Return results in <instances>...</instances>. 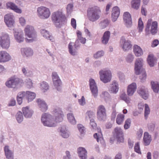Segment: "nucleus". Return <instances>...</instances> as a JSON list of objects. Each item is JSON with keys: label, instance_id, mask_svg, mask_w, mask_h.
I'll return each mask as SVG.
<instances>
[{"label": "nucleus", "instance_id": "nucleus-1", "mask_svg": "<svg viewBox=\"0 0 159 159\" xmlns=\"http://www.w3.org/2000/svg\"><path fill=\"white\" fill-rule=\"evenodd\" d=\"M53 114L55 116V120L49 114L44 113L42 115L41 120L44 125L50 127H54L57 123L61 122L63 120L64 115L60 108L55 109L53 111Z\"/></svg>", "mask_w": 159, "mask_h": 159}, {"label": "nucleus", "instance_id": "nucleus-2", "mask_svg": "<svg viewBox=\"0 0 159 159\" xmlns=\"http://www.w3.org/2000/svg\"><path fill=\"white\" fill-rule=\"evenodd\" d=\"M101 16V11L96 7L88 8L87 11V16L90 21L94 22L99 19Z\"/></svg>", "mask_w": 159, "mask_h": 159}, {"label": "nucleus", "instance_id": "nucleus-3", "mask_svg": "<svg viewBox=\"0 0 159 159\" xmlns=\"http://www.w3.org/2000/svg\"><path fill=\"white\" fill-rule=\"evenodd\" d=\"M143 60L141 58L137 59L135 63L134 70L135 74L140 75V78L142 81L146 78V74L145 70L142 68Z\"/></svg>", "mask_w": 159, "mask_h": 159}, {"label": "nucleus", "instance_id": "nucleus-4", "mask_svg": "<svg viewBox=\"0 0 159 159\" xmlns=\"http://www.w3.org/2000/svg\"><path fill=\"white\" fill-rule=\"evenodd\" d=\"M158 31V23L157 21H152V19H148L145 29L146 33H151L152 35L156 34Z\"/></svg>", "mask_w": 159, "mask_h": 159}, {"label": "nucleus", "instance_id": "nucleus-5", "mask_svg": "<svg viewBox=\"0 0 159 159\" xmlns=\"http://www.w3.org/2000/svg\"><path fill=\"white\" fill-rule=\"evenodd\" d=\"M37 14L40 18L46 19L50 16L51 11L49 8L44 6H40L37 9Z\"/></svg>", "mask_w": 159, "mask_h": 159}, {"label": "nucleus", "instance_id": "nucleus-6", "mask_svg": "<svg viewBox=\"0 0 159 159\" xmlns=\"http://www.w3.org/2000/svg\"><path fill=\"white\" fill-rule=\"evenodd\" d=\"M24 31L25 35L28 38H31L30 39H25V40L27 42H31L34 40L36 35L32 26L27 25Z\"/></svg>", "mask_w": 159, "mask_h": 159}, {"label": "nucleus", "instance_id": "nucleus-7", "mask_svg": "<svg viewBox=\"0 0 159 159\" xmlns=\"http://www.w3.org/2000/svg\"><path fill=\"white\" fill-rule=\"evenodd\" d=\"M23 84L24 82L22 79L15 77L11 78L5 83L6 86L8 88H15L17 86H21Z\"/></svg>", "mask_w": 159, "mask_h": 159}, {"label": "nucleus", "instance_id": "nucleus-8", "mask_svg": "<svg viewBox=\"0 0 159 159\" xmlns=\"http://www.w3.org/2000/svg\"><path fill=\"white\" fill-rule=\"evenodd\" d=\"M51 18L53 22L56 24L63 22L66 19L65 16L61 12L58 11L52 13Z\"/></svg>", "mask_w": 159, "mask_h": 159}, {"label": "nucleus", "instance_id": "nucleus-9", "mask_svg": "<svg viewBox=\"0 0 159 159\" xmlns=\"http://www.w3.org/2000/svg\"><path fill=\"white\" fill-rule=\"evenodd\" d=\"M10 41L9 35L7 34H3L0 37V45L3 49H7L10 45Z\"/></svg>", "mask_w": 159, "mask_h": 159}, {"label": "nucleus", "instance_id": "nucleus-10", "mask_svg": "<svg viewBox=\"0 0 159 159\" xmlns=\"http://www.w3.org/2000/svg\"><path fill=\"white\" fill-rule=\"evenodd\" d=\"M101 80L104 83L110 82L111 78V74L109 70H101L99 72Z\"/></svg>", "mask_w": 159, "mask_h": 159}, {"label": "nucleus", "instance_id": "nucleus-11", "mask_svg": "<svg viewBox=\"0 0 159 159\" xmlns=\"http://www.w3.org/2000/svg\"><path fill=\"white\" fill-rule=\"evenodd\" d=\"M97 116L99 119L104 120L106 119V109L102 105L99 106L97 108Z\"/></svg>", "mask_w": 159, "mask_h": 159}, {"label": "nucleus", "instance_id": "nucleus-12", "mask_svg": "<svg viewBox=\"0 0 159 159\" xmlns=\"http://www.w3.org/2000/svg\"><path fill=\"white\" fill-rule=\"evenodd\" d=\"M52 79L54 86L58 91L61 89V82L57 73L53 72L52 74Z\"/></svg>", "mask_w": 159, "mask_h": 159}, {"label": "nucleus", "instance_id": "nucleus-13", "mask_svg": "<svg viewBox=\"0 0 159 159\" xmlns=\"http://www.w3.org/2000/svg\"><path fill=\"white\" fill-rule=\"evenodd\" d=\"M114 131L117 142L119 143L123 142L124 138L122 129L120 127H116L115 128Z\"/></svg>", "mask_w": 159, "mask_h": 159}, {"label": "nucleus", "instance_id": "nucleus-14", "mask_svg": "<svg viewBox=\"0 0 159 159\" xmlns=\"http://www.w3.org/2000/svg\"><path fill=\"white\" fill-rule=\"evenodd\" d=\"M11 59L9 54L5 51H0V62L4 63Z\"/></svg>", "mask_w": 159, "mask_h": 159}, {"label": "nucleus", "instance_id": "nucleus-15", "mask_svg": "<svg viewBox=\"0 0 159 159\" xmlns=\"http://www.w3.org/2000/svg\"><path fill=\"white\" fill-rule=\"evenodd\" d=\"M91 92L94 97H96L98 94V90L95 81L91 79L89 80Z\"/></svg>", "mask_w": 159, "mask_h": 159}, {"label": "nucleus", "instance_id": "nucleus-16", "mask_svg": "<svg viewBox=\"0 0 159 159\" xmlns=\"http://www.w3.org/2000/svg\"><path fill=\"white\" fill-rule=\"evenodd\" d=\"M13 16L11 14L6 15L4 17V21L7 25L9 27L13 25L14 21L13 19Z\"/></svg>", "mask_w": 159, "mask_h": 159}, {"label": "nucleus", "instance_id": "nucleus-17", "mask_svg": "<svg viewBox=\"0 0 159 159\" xmlns=\"http://www.w3.org/2000/svg\"><path fill=\"white\" fill-rule=\"evenodd\" d=\"M120 10L118 7H114L112 11L111 18L113 21H115L119 16Z\"/></svg>", "mask_w": 159, "mask_h": 159}, {"label": "nucleus", "instance_id": "nucleus-18", "mask_svg": "<svg viewBox=\"0 0 159 159\" xmlns=\"http://www.w3.org/2000/svg\"><path fill=\"white\" fill-rule=\"evenodd\" d=\"M123 19L127 27L130 26L132 24L131 16L128 12H125L123 15Z\"/></svg>", "mask_w": 159, "mask_h": 159}, {"label": "nucleus", "instance_id": "nucleus-19", "mask_svg": "<svg viewBox=\"0 0 159 159\" xmlns=\"http://www.w3.org/2000/svg\"><path fill=\"white\" fill-rule=\"evenodd\" d=\"M37 102L40 110L42 111H46L48 109V106L43 100H42L40 99H38L37 100Z\"/></svg>", "mask_w": 159, "mask_h": 159}, {"label": "nucleus", "instance_id": "nucleus-20", "mask_svg": "<svg viewBox=\"0 0 159 159\" xmlns=\"http://www.w3.org/2000/svg\"><path fill=\"white\" fill-rule=\"evenodd\" d=\"M137 86L136 84L133 83L129 85L127 88V93L129 96H132L136 90Z\"/></svg>", "mask_w": 159, "mask_h": 159}, {"label": "nucleus", "instance_id": "nucleus-21", "mask_svg": "<svg viewBox=\"0 0 159 159\" xmlns=\"http://www.w3.org/2000/svg\"><path fill=\"white\" fill-rule=\"evenodd\" d=\"M78 153L81 159H86L87 157V152L83 147H80L78 149Z\"/></svg>", "mask_w": 159, "mask_h": 159}, {"label": "nucleus", "instance_id": "nucleus-22", "mask_svg": "<svg viewBox=\"0 0 159 159\" xmlns=\"http://www.w3.org/2000/svg\"><path fill=\"white\" fill-rule=\"evenodd\" d=\"M6 5L7 8L13 10L16 13H21L22 12L21 10L18 8L15 4L12 2H8L7 3Z\"/></svg>", "mask_w": 159, "mask_h": 159}, {"label": "nucleus", "instance_id": "nucleus-23", "mask_svg": "<svg viewBox=\"0 0 159 159\" xmlns=\"http://www.w3.org/2000/svg\"><path fill=\"white\" fill-rule=\"evenodd\" d=\"M133 51L136 57H140L143 55V52L142 49L137 45H134Z\"/></svg>", "mask_w": 159, "mask_h": 159}, {"label": "nucleus", "instance_id": "nucleus-24", "mask_svg": "<svg viewBox=\"0 0 159 159\" xmlns=\"http://www.w3.org/2000/svg\"><path fill=\"white\" fill-rule=\"evenodd\" d=\"M152 140L151 136L150 135L148 132L144 133L143 138V141L144 145L145 146L149 145Z\"/></svg>", "mask_w": 159, "mask_h": 159}, {"label": "nucleus", "instance_id": "nucleus-25", "mask_svg": "<svg viewBox=\"0 0 159 159\" xmlns=\"http://www.w3.org/2000/svg\"><path fill=\"white\" fill-rule=\"evenodd\" d=\"M22 111L24 116L26 118L31 117L33 112V111L30 110L27 107H23Z\"/></svg>", "mask_w": 159, "mask_h": 159}, {"label": "nucleus", "instance_id": "nucleus-26", "mask_svg": "<svg viewBox=\"0 0 159 159\" xmlns=\"http://www.w3.org/2000/svg\"><path fill=\"white\" fill-rule=\"evenodd\" d=\"M4 150L5 155L7 159H14L13 153L9 149L8 146H5L4 148Z\"/></svg>", "mask_w": 159, "mask_h": 159}, {"label": "nucleus", "instance_id": "nucleus-27", "mask_svg": "<svg viewBox=\"0 0 159 159\" xmlns=\"http://www.w3.org/2000/svg\"><path fill=\"white\" fill-rule=\"evenodd\" d=\"M98 133H95L93 135V137L94 138L96 139L98 142H100L103 140V137L102 134L101 132V130L100 128H98Z\"/></svg>", "mask_w": 159, "mask_h": 159}, {"label": "nucleus", "instance_id": "nucleus-28", "mask_svg": "<svg viewBox=\"0 0 159 159\" xmlns=\"http://www.w3.org/2000/svg\"><path fill=\"white\" fill-rule=\"evenodd\" d=\"M132 46L129 40H125L123 44L122 48L124 51H127L131 49Z\"/></svg>", "mask_w": 159, "mask_h": 159}, {"label": "nucleus", "instance_id": "nucleus-29", "mask_svg": "<svg viewBox=\"0 0 159 159\" xmlns=\"http://www.w3.org/2000/svg\"><path fill=\"white\" fill-rule=\"evenodd\" d=\"M35 97L36 94L35 93L29 91L26 92V98L28 102L33 101Z\"/></svg>", "mask_w": 159, "mask_h": 159}, {"label": "nucleus", "instance_id": "nucleus-30", "mask_svg": "<svg viewBox=\"0 0 159 159\" xmlns=\"http://www.w3.org/2000/svg\"><path fill=\"white\" fill-rule=\"evenodd\" d=\"M110 36V32L108 31H106L102 38V41L103 43L106 44L107 43Z\"/></svg>", "mask_w": 159, "mask_h": 159}, {"label": "nucleus", "instance_id": "nucleus-31", "mask_svg": "<svg viewBox=\"0 0 159 159\" xmlns=\"http://www.w3.org/2000/svg\"><path fill=\"white\" fill-rule=\"evenodd\" d=\"M118 89L119 88L117 83L116 81H114L111 85L109 91L111 93H116L118 91Z\"/></svg>", "mask_w": 159, "mask_h": 159}, {"label": "nucleus", "instance_id": "nucleus-32", "mask_svg": "<svg viewBox=\"0 0 159 159\" xmlns=\"http://www.w3.org/2000/svg\"><path fill=\"white\" fill-rule=\"evenodd\" d=\"M138 92L144 99L146 100L148 99V91L142 88L138 90Z\"/></svg>", "mask_w": 159, "mask_h": 159}, {"label": "nucleus", "instance_id": "nucleus-33", "mask_svg": "<svg viewBox=\"0 0 159 159\" xmlns=\"http://www.w3.org/2000/svg\"><path fill=\"white\" fill-rule=\"evenodd\" d=\"M156 61V59L153 54H149L147 59L148 62L151 67L153 66L154 65V62Z\"/></svg>", "mask_w": 159, "mask_h": 159}, {"label": "nucleus", "instance_id": "nucleus-34", "mask_svg": "<svg viewBox=\"0 0 159 159\" xmlns=\"http://www.w3.org/2000/svg\"><path fill=\"white\" fill-rule=\"evenodd\" d=\"M23 34L21 32H16L14 34V37L16 41L19 43L23 41L24 38L23 37Z\"/></svg>", "mask_w": 159, "mask_h": 159}, {"label": "nucleus", "instance_id": "nucleus-35", "mask_svg": "<svg viewBox=\"0 0 159 159\" xmlns=\"http://www.w3.org/2000/svg\"><path fill=\"white\" fill-rule=\"evenodd\" d=\"M21 52L22 54H24L27 57L32 56L33 54V50L29 48H22Z\"/></svg>", "mask_w": 159, "mask_h": 159}, {"label": "nucleus", "instance_id": "nucleus-36", "mask_svg": "<svg viewBox=\"0 0 159 159\" xmlns=\"http://www.w3.org/2000/svg\"><path fill=\"white\" fill-rule=\"evenodd\" d=\"M125 116L124 114H119L117 116L116 119V123L118 125L122 124L125 119Z\"/></svg>", "mask_w": 159, "mask_h": 159}, {"label": "nucleus", "instance_id": "nucleus-37", "mask_svg": "<svg viewBox=\"0 0 159 159\" xmlns=\"http://www.w3.org/2000/svg\"><path fill=\"white\" fill-rule=\"evenodd\" d=\"M41 33L43 36L48 39H49L52 42L54 41V38L53 37L50 35L48 32L45 30H43L41 31Z\"/></svg>", "mask_w": 159, "mask_h": 159}, {"label": "nucleus", "instance_id": "nucleus-38", "mask_svg": "<svg viewBox=\"0 0 159 159\" xmlns=\"http://www.w3.org/2000/svg\"><path fill=\"white\" fill-rule=\"evenodd\" d=\"M72 43L71 42L69 43L68 46L69 50L70 53L71 54L73 55H75L76 54L77 48H76V45L74 46V47L75 48H74L72 47Z\"/></svg>", "mask_w": 159, "mask_h": 159}, {"label": "nucleus", "instance_id": "nucleus-39", "mask_svg": "<svg viewBox=\"0 0 159 159\" xmlns=\"http://www.w3.org/2000/svg\"><path fill=\"white\" fill-rule=\"evenodd\" d=\"M140 4V0H132L131 2V7L133 8L138 9Z\"/></svg>", "mask_w": 159, "mask_h": 159}, {"label": "nucleus", "instance_id": "nucleus-40", "mask_svg": "<svg viewBox=\"0 0 159 159\" xmlns=\"http://www.w3.org/2000/svg\"><path fill=\"white\" fill-rule=\"evenodd\" d=\"M151 84L154 92L157 93L159 91V83L157 82H151Z\"/></svg>", "mask_w": 159, "mask_h": 159}, {"label": "nucleus", "instance_id": "nucleus-41", "mask_svg": "<svg viewBox=\"0 0 159 159\" xmlns=\"http://www.w3.org/2000/svg\"><path fill=\"white\" fill-rule=\"evenodd\" d=\"M77 34L78 39L80 41V42L83 44L85 43L86 39L85 38H83L82 36L81 32L80 31L78 30L77 32Z\"/></svg>", "mask_w": 159, "mask_h": 159}, {"label": "nucleus", "instance_id": "nucleus-42", "mask_svg": "<svg viewBox=\"0 0 159 159\" xmlns=\"http://www.w3.org/2000/svg\"><path fill=\"white\" fill-rule=\"evenodd\" d=\"M60 132H61V135L64 138H67L69 136V134L66 130L65 127H63L60 129Z\"/></svg>", "mask_w": 159, "mask_h": 159}, {"label": "nucleus", "instance_id": "nucleus-43", "mask_svg": "<svg viewBox=\"0 0 159 159\" xmlns=\"http://www.w3.org/2000/svg\"><path fill=\"white\" fill-rule=\"evenodd\" d=\"M67 118L69 122L73 124H75L76 121L72 113H69L67 115Z\"/></svg>", "mask_w": 159, "mask_h": 159}, {"label": "nucleus", "instance_id": "nucleus-44", "mask_svg": "<svg viewBox=\"0 0 159 159\" xmlns=\"http://www.w3.org/2000/svg\"><path fill=\"white\" fill-rule=\"evenodd\" d=\"M120 98L125 101L126 103L128 104L130 102V99L129 97H127L126 94L123 93L120 96Z\"/></svg>", "mask_w": 159, "mask_h": 159}, {"label": "nucleus", "instance_id": "nucleus-45", "mask_svg": "<svg viewBox=\"0 0 159 159\" xmlns=\"http://www.w3.org/2000/svg\"><path fill=\"white\" fill-rule=\"evenodd\" d=\"M144 26L143 21L141 18H140L139 19L138 24V29L139 32H141L142 31L143 28Z\"/></svg>", "mask_w": 159, "mask_h": 159}, {"label": "nucleus", "instance_id": "nucleus-46", "mask_svg": "<svg viewBox=\"0 0 159 159\" xmlns=\"http://www.w3.org/2000/svg\"><path fill=\"white\" fill-rule=\"evenodd\" d=\"M48 84L45 82H43L40 84L41 89L43 92H45L46 90L48 89Z\"/></svg>", "mask_w": 159, "mask_h": 159}, {"label": "nucleus", "instance_id": "nucleus-47", "mask_svg": "<svg viewBox=\"0 0 159 159\" xmlns=\"http://www.w3.org/2000/svg\"><path fill=\"white\" fill-rule=\"evenodd\" d=\"M90 125L92 131H94L96 129L97 125L93 119H91L90 120Z\"/></svg>", "mask_w": 159, "mask_h": 159}, {"label": "nucleus", "instance_id": "nucleus-48", "mask_svg": "<svg viewBox=\"0 0 159 159\" xmlns=\"http://www.w3.org/2000/svg\"><path fill=\"white\" fill-rule=\"evenodd\" d=\"M16 118L19 123H21L23 121V117L21 112H19L17 113L16 116Z\"/></svg>", "mask_w": 159, "mask_h": 159}, {"label": "nucleus", "instance_id": "nucleus-49", "mask_svg": "<svg viewBox=\"0 0 159 159\" xmlns=\"http://www.w3.org/2000/svg\"><path fill=\"white\" fill-rule=\"evenodd\" d=\"M131 121L130 119H127L126 120L124 125V128L125 129H129Z\"/></svg>", "mask_w": 159, "mask_h": 159}, {"label": "nucleus", "instance_id": "nucleus-50", "mask_svg": "<svg viewBox=\"0 0 159 159\" xmlns=\"http://www.w3.org/2000/svg\"><path fill=\"white\" fill-rule=\"evenodd\" d=\"M150 111L148 106L147 104H145L144 116L145 118L146 119L148 115L150 113Z\"/></svg>", "mask_w": 159, "mask_h": 159}, {"label": "nucleus", "instance_id": "nucleus-51", "mask_svg": "<svg viewBox=\"0 0 159 159\" xmlns=\"http://www.w3.org/2000/svg\"><path fill=\"white\" fill-rule=\"evenodd\" d=\"M77 127L81 134H83L85 131V128L84 126L81 124H79L77 125Z\"/></svg>", "mask_w": 159, "mask_h": 159}, {"label": "nucleus", "instance_id": "nucleus-52", "mask_svg": "<svg viewBox=\"0 0 159 159\" xmlns=\"http://www.w3.org/2000/svg\"><path fill=\"white\" fill-rule=\"evenodd\" d=\"M26 86L28 88L30 89L33 87V83L31 80L28 79L26 80Z\"/></svg>", "mask_w": 159, "mask_h": 159}, {"label": "nucleus", "instance_id": "nucleus-53", "mask_svg": "<svg viewBox=\"0 0 159 159\" xmlns=\"http://www.w3.org/2000/svg\"><path fill=\"white\" fill-rule=\"evenodd\" d=\"M134 151L136 152L139 153L141 154V152L140 150V146L139 144L138 143H137L135 145L134 147Z\"/></svg>", "mask_w": 159, "mask_h": 159}, {"label": "nucleus", "instance_id": "nucleus-54", "mask_svg": "<svg viewBox=\"0 0 159 159\" xmlns=\"http://www.w3.org/2000/svg\"><path fill=\"white\" fill-rule=\"evenodd\" d=\"M134 59V56L131 54H129L127 56L126 58V60L127 62H132Z\"/></svg>", "mask_w": 159, "mask_h": 159}, {"label": "nucleus", "instance_id": "nucleus-55", "mask_svg": "<svg viewBox=\"0 0 159 159\" xmlns=\"http://www.w3.org/2000/svg\"><path fill=\"white\" fill-rule=\"evenodd\" d=\"M104 52L102 51L98 52L96 54L94 55V57L96 58H98L103 56Z\"/></svg>", "mask_w": 159, "mask_h": 159}, {"label": "nucleus", "instance_id": "nucleus-56", "mask_svg": "<svg viewBox=\"0 0 159 159\" xmlns=\"http://www.w3.org/2000/svg\"><path fill=\"white\" fill-rule=\"evenodd\" d=\"M71 25L74 28L76 29V21L75 19L72 18L71 19Z\"/></svg>", "mask_w": 159, "mask_h": 159}, {"label": "nucleus", "instance_id": "nucleus-57", "mask_svg": "<svg viewBox=\"0 0 159 159\" xmlns=\"http://www.w3.org/2000/svg\"><path fill=\"white\" fill-rule=\"evenodd\" d=\"M25 96H26V92H21L18 93L17 97L22 98Z\"/></svg>", "mask_w": 159, "mask_h": 159}, {"label": "nucleus", "instance_id": "nucleus-58", "mask_svg": "<svg viewBox=\"0 0 159 159\" xmlns=\"http://www.w3.org/2000/svg\"><path fill=\"white\" fill-rule=\"evenodd\" d=\"M79 102L80 104L82 105H83L85 104V98L84 96H82L81 99L79 100Z\"/></svg>", "mask_w": 159, "mask_h": 159}, {"label": "nucleus", "instance_id": "nucleus-59", "mask_svg": "<svg viewBox=\"0 0 159 159\" xmlns=\"http://www.w3.org/2000/svg\"><path fill=\"white\" fill-rule=\"evenodd\" d=\"M159 44V41L158 40L155 39L154 40L152 44V47H154L157 46Z\"/></svg>", "mask_w": 159, "mask_h": 159}, {"label": "nucleus", "instance_id": "nucleus-60", "mask_svg": "<svg viewBox=\"0 0 159 159\" xmlns=\"http://www.w3.org/2000/svg\"><path fill=\"white\" fill-rule=\"evenodd\" d=\"M19 21L20 24L22 25H24L25 23V19L23 17H21L19 19Z\"/></svg>", "mask_w": 159, "mask_h": 159}, {"label": "nucleus", "instance_id": "nucleus-61", "mask_svg": "<svg viewBox=\"0 0 159 159\" xmlns=\"http://www.w3.org/2000/svg\"><path fill=\"white\" fill-rule=\"evenodd\" d=\"M86 114L89 116V118H92L94 116L93 113L90 111H88L86 113Z\"/></svg>", "mask_w": 159, "mask_h": 159}, {"label": "nucleus", "instance_id": "nucleus-62", "mask_svg": "<svg viewBox=\"0 0 159 159\" xmlns=\"http://www.w3.org/2000/svg\"><path fill=\"white\" fill-rule=\"evenodd\" d=\"M16 104V101L14 99H11L8 104L9 106H14Z\"/></svg>", "mask_w": 159, "mask_h": 159}, {"label": "nucleus", "instance_id": "nucleus-63", "mask_svg": "<svg viewBox=\"0 0 159 159\" xmlns=\"http://www.w3.org/2000/svg\"><path fill=\"white\" fill-rule=\"evenodd\" d=\"M109 96V94L107 92H104L102 93V96L104 98H106V97Z\"/></svg>", "mask_w": 159, "mask_h": 159}, {"label": "nucleus", "instance_id": "nucleus-64", "mask_svg": "<svg viewBox=\"0 0 159 159\" xmlns=\"http://www.w3.org/2000/svg\"><path fill=\"white\" fill-rule=\"evenodd\" d=\"M121 154L120 153H118L116 155L115 159H121Z\"/></svg>", "mask_w": 159, "mask_h": 159}]
</instances>
